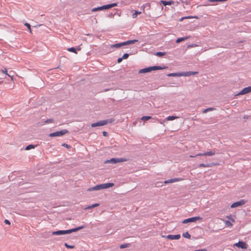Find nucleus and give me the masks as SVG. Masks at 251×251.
Returning a JSON list of instances; mask_svg holds the SVG:
<instances>
[{
  "instance_id": "nucleus-1",
  "label": "nucleus",
  "mask_w": 251,
  "mask_h": 251,
  "mask_svg": "<svg viewBox=\"0 0 251 251\" xmlns=\"http://www.w3.org/2000/svg\"><path fill=\"white\" fill-rule=\"evenodd\" d=\"M84 227L83 226H78L76 228L68 229V230H57L55 231H53L52 232V234L53 235H64L66 234H70L73 232H76L78 231Z\"/></svg>"
},
{
  "instance_id": "nucleus-2",
  "label": "nucleus",
  "mask_w": 251,
  "mask_h": 251,
  "mask_svg": "<svg viewBox=\"0 0 251 251\" xmlns=\"http://www.w3.org/2000/svg\"><path fill=\"white\" fill-rule=\"evenodd\" d=\"M69 131L67 129H63L60 131H56L53 133H51L49 134V137H53L56 136H62L65 134L68 133Z\"/></svg>"
},
{
  "instance_id": "nucleus-3",
  "label": "nucleus",
  "mask_w": 251,
  "mask_h": 251,
  "mask_svg": "<svg viewBox=\"0 0 251 251\" xmlns=\"http://www.w3.org/2000/svg\"><path fill=\"white\" fill-rule=\"evenodd\" d=\"M127 160V159L125 158H112L109 160H107L106 162L111 163L112 164H116L119 162H123L126 161Z\"/></svg>"
},
{
  "instance_id": "nucleus-4",
  "label": "nucleus",
  "mask_w": 251,
  "mask_h": 251,
  "mask_svg": "<svg viewBox=\"0 0 251 251\" xmlns=\"http://www.w3.org/2000/svg\"><path fill=\"white\" fill-rule=\"evenodd\" d=\"M202 220V218L201 217H199V216L194 217H191L190 218L185 219L184 220H183L182 221V223L183 224H187V223H190V222H195L197 220Z\"/></svg>"
},
{
  "instance_id": "nucleus-5",
  "label": "nucleus",
  "mask_w": 251,
  "mask_h": 251,
  "mask_svg": "<svg viewBox=\"0 0 251 251\" xmlns=\"http://www.w3.org/2000/svg\"><path fill=\"white\" fill-rule=\"evenodd\" d=\"M215 154V151H207V152H206L204 153H199V154H196V155H190V157H196L198 156H206V155L212 156V155H214Z\"/></svg>"
},
{
  "instance_id": "nucleus-6",
  "label": "nucleus",
  "mask_w": 251,
  "mask_h": 251,
  "mask_svg": "<svg viewBox=\"0 0 251 251\" xmlns=\"http://www.w3.org/2000/svg\"><path fill=\"white\" fill-rule=\"evenodd\" d=\"M234 246L242 249H246L248 248V245L243 241H239L238 243H235Z\"/></svg>"
},
{
  "instance_id": "nucleus-7",
  "label": "nucleus",
  "mask_w": 251,
  "mask_h": 251,
  "mask_svg": "<svg viewBox=\"0 0 251 251\" xmlns=\"http://www.w3.org/2000/svg\"><path fill=\"white\" fill-rule=\"evenodd\" d=\"M163 237L167 238L170 240H178L180 238L179 234L172 235L169 234L167 236H162Z\"/></svg>"
},
{
  "instance_id": "nucleus-8",
  "label": "nucleus",
  "mask_w": 251,
  "mask_h": 251,
  "mask_svg": "<svg viewBox=\"0 0 251 251\" xmlns=\"http://www.w3.org/2000/svg\"><path fill=\"white\" fill-rule=\"evenodd\" d=\"M245 203V200H241L239 201H236V202H235L231 204V208H235V207H238V206H241V205H243Z\"/></svg>"
},
{
  "instance_id": "nucleus-9",
  "label": "nucleus",
  "mask_w": 251,
  "mask_h": 251,
  "mask_svg": "<svg viewBox=\"0 0 251 251\" xmlns=\"http://www.w3.org/2000/svg\"><path fill=\"white\" fill-rule=\"evenodd\" d=\"M251 92V86H249L244 88L237 95H244Z\"/></svg>"
},
{
  "instance_id": "nucleus-10",
  "label": "nucleus",
  "mask_w": 251,
  "mask_h": 251,
  "mask_svg": "<svg viewBox=\"0 0 251 251\" xmlns=\"http://www.w3.org/2000/svg\"><path fill=\"white\" fill-rule=\"evenodd\" d=\"M182 180H183V178H171L170 179L166 180L164 182V183L165 184H168V183H174V182L181 181Z\"/></svg>"
},
{
  "instance_id": "nucleus-11",
  "label": "nucleus",
  "mask_w": 251,
  "mask_h": 251,
  "mask_svg": "<svg viewBox=\"0 0 251 251\" xmlns=\"http://www.w3.org/2000/svg\"><path fill=\"white\" fill-rule=\"evenodd\" d=\"M217 165V163H207V164L201 163L198 165V167L199 168L211 167L216 166Z\"/></svg>"
},
{
  "instance_id": "nucleus-12",
  "label": "nucleus",
  "mask_w": 251,
  "mask_h": 251,
  "mask_svg": "<svg viewBox=\"0 0 251 251\" xmlns=\"http://www.w3.org/2000/svg\"><path fill=\"white\" fill-rule=\"evenodd\" d=\"M198 74V72H193V71H189V72H185L181 73L182 76H190L191 75H195Z\"/></svg>"
},
{
  "instance_id": "nucleus-13",
  "label": "nucleus",
  "mask_w": 251,
  "mask_h": 251,
  "mask_svg": "<svg viewBox=\"0 0 251 251\" xmlns=\"http://www.w3.org/2000/svg\"><path fill=\"white\" fill-rule=\"evenodd\" d=\"M117 5V3H113L111 4H109L101 6V7L103 10V9H107L109 8H111L112 7H113L116 6Z\"/></svg>"
},
{
  "instance_id": "nucleus-14",
  "label": "nucleus",
  "mask_w": 251,
  "mask_h": 251,
  "mask_svg": "<svg viewBox=\"0 0 251 251\" xmlns=\"http://www.w3.org/2000/svg\"><path fill=\"white\" fill-rule=\"evenodd\" d=\"M159 3L160 4H162L164 6H166L167 5H172V4L174 3V2L173 1H172V0L165 1V0H160L159 1Z\"/></svg>"
},
{
  "instance_id": "nucleus-15",
  "label": "nucleus",
  "mask_w": 251,
  "mask_h": 251,
  "mask_svg": "<svg viewBox=\"0 0 251 251\" xmlns=\"http://www.w3.org/2000/svg\"><path fill=\"white\" fill-rule=\"evenodd\" d=\"M104 126L103 122L102 121H100L98 122L93 123L91 125V127H94L96 126Z\"/></svg>"
},
{
  "instance_id": "nucleus-16",
  "label": "nucleus",
  "mask_w": 251,
  "mask_h": 251,
  "mask_svg": "<svg viewBox=\"0 0 251 251\" xmlns=\"http://www.w3.org/2000/svg\"><path fill=\"white\" fill-rule=\"evenodd\" d=\"M102 189H103L102 185V184H101L96 185L91 188H90L88 189V190H89V191L99 190Z\"/></svg>"
},
{
  "instance_id": "nucleus-17",
  "label": "nucleus",
  "mask_w": 251,
  "mask_h": 251,
  "mask_svg": "<svg viewBox=\"0 0 251 251\" xmlns=\"http://www.w3.org/2000/svg\"><path fill=\"white\" fill-rule=\"evenodd\" d=\"M114 184L113 183H107L102 184L103 189H106V188H108L112 187L114 186Z\"/></svg>"
},
{
  "instance_id": "nucleus-18",
  "label": "nucleus",
  "mask_w": 251,
  "mask_h": 251,
  "mask_svg": "<svg viewBox=\"0 0 251 251\" xmlns=\"http://www.w3.org/2000/svg\"><path fill=\"white\" fill-rule=\"evenodd\" d=\"M149 68L150 69V72H151L152 71L162 70L163 69V68H162L161 67L157 66L149 67Z\"/></svg>"
},
{
  "instance_id": "nucleus-19",
  "label": "nucleus",
  "mask_w": 251,
  "mask_h": 251,
  "mask_svg": "<svg viewBox=\"0 0 251 251\" xmlns=\"http://www.w3.org/2000/svg\"><path fill=\"white\" fill-rule=\"evenodd\" d=\"M149 72H150V69L149 68V67L144 68V69H141L139 71V73H140V74L146 73H149Z\"/></svg>"
},
{
  "instance_id": "nucleus-20",
  "label": "nucleus",
  "mask_w": 251,
  "mask_h": 251,
  "mask_svg": "<svg viewBox=\"0 0 251 251\" xmlns=\"http://www.w3.org/2000/svg\"><path fill=\"white\" fill-rule=\"evenodd\" d=\"M168 76H181V73H170L167 75Z\"/></svg>"
},
{
  "instance_id": "nucleus-21",
  "label": "nucleus",
  "mask_w": 251,
  "mask_h": 251,
  "mask_svg": "<svg viewBox=\"0 0 251 251\" xmlns=\"http://www.w3.org/2000/svg\"><path fill=\"white\" fill-rule=\"evenodd\" d=\"M115 121V119L113 118L107 119L105 120H103L104 126L107 125V124L112 123Z\"/></svg>"
},
{
  "instance_id": "nucleus-22",
  "label": "nucleus",
  "mask_w": 251,
  "mask_h": 251,
  "mask_svg": "<svg viewBox=\"0 0 251 251\" xmlns=\"http://www.w3.org/2000/svg\"><path fill=\"white\" fill-rule=\"evenodd\" d=\"M100 205V203H95L91 205L87 206L84 209H90L97 206H99Z\"/></svg>"
},
{
  "instance_id": "nucleus-23",
  "label": "nucleus",
  "mask_w": 251,
  "mask_h": 251,
  "mask_svg": "<svg viewBox=\"0 0 251 251\" xmlns=\"http://www.w3.org/2000/svg\"><path fill=\"white\" fill-rule=\"evenodd\" d=\"M178 117L174 116H169L167 117L165 119L167 121H173L174 120H175L177 118H178Z\"/></svg>"
},
{
  "instance_id": "nucleus-24",
  "label": "nucleus",
  "mask_w": 251,
  "mask_h": 251,
  "mask_svg": "<svg viewBox=\"0 0 251 251\" xmlns=\"http://www.w3.org/2000/svg\"><path fill=\"white\" fill-rule=\"evenodd\" d=\"M126 42V45H130L132 44H134V43L138 42V40L134 39V40H128Z\"/></svg>"
},
{
  "instance_id": "nucleus-25",
  "label": "nucleus",
  "mask_w": 251,
  "mask_h": 251,
  "mask_svg": "<svg viewBox=\"0 0 251 251\" xmlns=\"http://www.w3.org/2000/svg\"><path fill=\"white\" fill-rule=\"evenodd\" d=\"M68 51L77 53L76 49L74 47L69 48L67 49Z\"/></svg>"
},
{
  "instance_id": "nucleus-26",
  "label": "nucleus",
  "mask_w": 251,
  "mask_h": 251,
  "mask_svg": "<svg viewBox=\"0 0 251 251\" xmlns=\"http://www.w3.org/2000/svg\"><path fill=\"white\" fill-rule=\"evenodd\" d=\"M182 236L185 237V238H186L187 239H190L191 238V235L190 234L188 233V231L185 232V233H183L182 234Z\"/></svg>"
},
{
  "instance_id": "nucleus-27",
  "label": "nucleus",
  "mask_w": 251,
  "mask_h": 251,
  "mask_svg": "<svg viewBox=\"0 0 251 251\" xmlns=\"http://www.w3.org/2000/svg\"><path fill=\"white\" fill-rule=\"evenodd\" d=\"M188 37H181V38H178L176 41V43H180V42L182 41H184L185 40L188 39Z\"/></svg>"
},
{
  "instance_id": "nucleus-28",
  "label": "nucleus",
  "mask_w": 251,
  "mask_h": 251,
  "mask_svg": "<svg viewBox=\"0 0 251 251\" xmlns=\"http://www.w3.org/2000/svg\"><path fill=\"white\" fill-rule=\"evenodd\" d=\"M214 109H215V108H212V107L208 108L207 109H204L202 111V113H207L208 111H212V110H213Z\"/></svg>"
},
{
  "instance_id": "nucleus-29",
  "label": "nucleus",
  "mask_w": 251,
  "mask_h": 251,
  "mask_svg": "<svg viewBox=\"0 0 251 251\" xmlns=\"http://www.w3.org/2000/svg\"><path fill=\"white\" fill-rule=\"evenodd\" d=\"M165 52H157L156 53H155V55L157 56H159V57H161L163 55H164L165 54Z\"/></svg>"
},
{
  "instance_id": "nucleus-30",
  "label": "nucleus",
  "mask_w": 251,
  "mask_h": 251,
  "mask_svg": "<svg viewBox=\"0 0 251 251\" xmlns=\"http://www.w3.org/2000/svg\"><path fill=\"white\" fill-rule=\"evenodd\" d=\"M112 48H119L121 47L120 43H117L115 44L112 45L111 46Z\"/></svg>"
},
{
  "instance_id": "nucleus-31",
  "label": "nucleus",
  "mask_w": 251,
  "mask_h": 251,
  "mask_svg": "<svg viewBox=\"0 0 251 251\" xmlns=\"http://www.w3.org/2000/svg\"><path fill=\"white\" fill-rule=\"evenodd\" d=\"M101 10H103V9H102L101 6H100V7H98L94 8L93 9H92V11L96 12V11Z\"/></svg>"
},
{
  "instance_id": "nucleus-32",
  "label": "nucleus",
  "mask_w": 251,
  "mask_h": 251,
  "mask_svg": "<svg viewBox=\"0 0 251 251\" xmlns=\"http://www.w3.org/2000/svg\"><path fill=\"white\" fill-rule=\"evenodd\" d=\"M151 116H143L141 118V119L144 121H146L149 120V119H151Z\"/></svg>"
},
{
  "instance_id": "nucleus-33",
  "label": "nucleus",
  "mask_w": 251,
  "mask_h": 251,
  "mask_svg": "<svg viewBox=\"0 0 251 251\" xmlns=\"http://www.w3.org/2000/svg\"><path fill=\"white\" fill-rule=\"evenodd\" d=\"M129 247V244H122L120 246V249H124V248H127Z\"/></svg>"
},
{
  "instance_id": "nucleus-34",
  "label": "nucleus",
  "mask_w": 251,
  "mask_h": 251,
  "mask_svg": "<svg viewBox=\"0 0 251 251\" xmlns=\"http://www.w3.org/2000/svg\"><path fill=\"white\" fill-rule=\"evenodd\" d=\"M141 12H139V11H135V13H133V14H132V17H133V18H136V17L137 16V15H138V14H141Z\"/></svg>"
},
{
  "instance_id": "nucleus-35",
  "label": "nucleus",
  "mask_w": 251,
  "mask_h": 251,
  "mask_svg": "<svg viewBox=\"0 0 251 251\" xmlns=\"http://www.w3.org/2000/svg\"><path fill=\"white\" fill-rule=\"evenodd\" d=\"M34 146L33 145H28L25 148V150H29L31 149H34Z\"/></svg>"
},
{
  "instance_id": "nucleus-36",
  "label": "nucleus",
  "mask_w": 251,
  "mask_h": 251,
  "mask_svg": "<svg viewBox=\"0 0 251 251\" xmlns=\"http://www.w3.org/2000/svg\"><path fill=\"white\" fill-rule=\"evenodd\" d=\"M25 25L26 26V27H27V28L29 29V32L30 33H31V26L29 24L27 23H25Z\"/></svg>"
},
{
  "instance_id": "nucleus-37",
  "label": "nucleus",
  "mask_w": 251,
  "mask_h": 251,
  "mask_svg": "<svg viewBox=\"0 0 251 251\" xmlns=\"http://www.w3.org/2000/svg\"><path fill=\"white\" fill-rule=\"evenodd\" d=\"M129 54L126 53L124 54V55H123L122 58L123 60L126 59L129 57Z\"/></svg>"
},
{
  "instance_id": "nucleus-38",
  "label": "nucleus",
  "mask_w": 251,
  "mask_h": 251,
  "mask_svg": "<svg viewBox=\"0 0 251 251\" xmlns=\"http://www.w3.org/2000/svg\"><path fill=\"white\" fill-rule=\"evenodd\" d=\"M65 246L68 249H73L75 248L74 246L73 245H69L66 243L64 244Z\"/></svg>"
},
{
  "instance_id": "nucleus-39",
  "label": "nucleus",
  "mask_w": 251,
  "mask_h": 251,
  "mask_svg": "<svg viewBox=\"0 0 251 251\" xmlns=\"http://www.w3.org/2000/svg\"><path fill=\"white\" fill-rule=\"evenodd\" d=\"M225 224L227 226H232V224L231 223V222L227 220L225 221Z\"/></svg>"
},
{
  "instance_id": "nucleus-40",
  "label": "nucleus",
  "mask_w": 251,
  "mask_h": 251,
  "mask_svg": "<svg viewBox=\"0 0 251 251\" xmlns=\"http://www.w3.org/2000/svg\"><path fill=\"white\" fill-rule=\"evenodd\" d=\"M53 120L52 119H49L47 120L45 122V124H49V123H53Z\"/></svg>"
},
{
  "instance_id": "nucleus-41",
  "label": "nucleus",
  "mask_w": 251,
  "mask_h": 251,
  "mask_svg": "<svg viewBox=\"0 0 251 251\" xmlns=\"http://www.w3.org/2000/svg\"><path fill=\"white\" fill-rule=\"evenodd\" d=\"M62 146H63V147H66V148H67L68 149H70L71 148V147L70 145H68V144H67L66 143H63L62 145Z\"/></svg>"
},
{
  "instance_id": "nucleus-42",
  "label": "nucleus",
  "mask_w": 251,
  "mask_h": 251,
  "mask_svg": "<svg viewBox=\"0 0 251 251\" xmlns=\"http://www.w3.org/2000/svg\"><path fill=\"white\" fill-rule=\"evenodd\" d=\"M102 134L104 136L106 137L108 136V134L106 131H103Z\"/></svg>"
},
{
  "instance_id": "nucleus-43",
  "label": "nucleus",
  "mask_w": 251,
  "mask_h": 251,
  "mask_svg": "<svg viewBox=\"0 0 251 251\" xmlns=\"http://www.w3.org/2000/svg\"><path fill=\"white\" fill-rule=\"evenodd\" d=\"M4 223L7 224V225H10V222L9 220L6 219L4 220Z\"/></svg>"
},
{
  "instance_id": "nucleus-44",
  "label": "nucleus",
  "mask_w": 251,
  "mask_h": 251,
  "mask_svg": "<svg viewBox=\"0 0 251 251\" xmlns=\"http://www.w3.org/2000/svg\"><path fill=\"white\" fill-rule=\"evenodd\" d=\"M122 60H123V59H122V57L119 58L118 59V60H117V62H118V63H121V62L122 61Z\"/></svg>"
},
{
  "instance_id": "nucleus-45",
  "label": "nucleus",
  "mask_w": 251,
  "mask_h": 251,
  "mask_svg": "<svg viewBox=\"0 0 251 251\" xmlns=\"http://www.w3.org/2000/svg\"><path fill=\"white\" fill-rule=\"evenodd\" d=\"M120 44L121 47L126 45V42H121Z\"/></svg>"
},
{
  "instance_id": "nucleus-46",
  "label": "nucleus",
  "mask_w": 251,
  "mask_h": 251,
  "mask_svg": "<svg viewBox=\"0 0 251 251\" xmlns=\"http://www.w3.org/2000/svg\"><path fill=\"white\" fill-rule=\"evenodd\" d=\"M6 75H8L9 77H10L11 78V79L13 80V75H12V74H6Z\"/></svg>"
},
{
  "instance_id": "nucleus-47",
  "label": "nucleus",
  "mask_w": 251,
  "mask_h": 251,
  "mask_svg": "<svg viewBox=\"0 0 251 251\" xmlns=\"http://www.w3.org/2000/svg\"><path fill=\"white\" fill-rule=\"evenodd\" d=\"M2 72L4 74H5L6 75V74H7V70L6 69H5V70H3L2 71Z\"/></svg>"
},
{
  "instance_id": "nucleus-48",
  "label": "nucleus",
  "mask_w": 251,
  "mask_h": 251,
  "mask_svg": "<svg viewBox=\"0 0 251 251\" xmlns=\"http://www.w3.org/2000/svg\"><path fill=\"white\" fill-rule=\"evenodd\" d=\"M190 18L189 17H183V18H181V19H180L181 21H182L183 19H185V18Z\"/></svg>"
},
{
  "instance_id": "nucleus-49",
  "label": "nucleus",
  "mask_w": 251,
  "mask_h": 251,
  "mask_svg": "<svg viewBox=\"0 0 251 251\" xmlns=\"http://www.w3.org/2000/svg\"><path fill=\"white\" fill-rule=\"evenodd\" d=\"M77 49L78 50H80V48H77Z\"/></svg>"
},
{
  "instance_id": "nucleus-50",
  "label": "nucleus",
  "mask_w": 251,
  "mask_h": 251,
  "mask_svg": "<svg viewBox=\"0 0 251 251\" xmlns=\"http://www.w3.org/2000/svg\"><path fill=\"white\" fill-rule=\"evenodd\" d=\"M108 90H109V89H105V90H104V91H108Z\"/></svg>"
},
{
  "instance_id": "nucleus-51",
  "label": "nucleus",
  "mask_w": 251,
  "mask_h": 251,
  "mask_svg": "<svg viewBox=\"0 0 251 251\" xmlns=\"http://www.w3.org/2000/svg\"><path fill=\"white\" fill-rule=\"evenodd\" d=\"M10 74H11V73L13 74V73H14V72H13L12 71H11V72H10Z\"/></svg>"
}]
</instances>
